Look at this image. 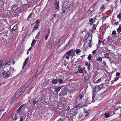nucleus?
I'll use <instances>...</instances> for the list:
<instances>
[{
  "mask_svg": "<svg viewBox=\"0 0 121 121\" xmlns=\"http://www.w3.org/2000/svg\"><path fill=\"white\" fill-rule=\"evenodd\" d=\"M120 75V73L119 72H117L116 73V75L117 76H118Z\"/></svg>",
  "mask_w": 121,
  "mask_h": 121,
  "instance_id": "obj_53",
  "label": "nucleus"
},
{
  "mask_svg": "<svg viewBox=\"0 0 121 121\" xmlns=\"http://www.w3.org/2000/svg\"><path fill=\"white\" fill-rule=\"evenodd\" d=\"M90 24V25H91L94 23L93 19L92 18L90 19L89 20Z\"/></svg>",
  "mask_w": 121,
  "mask_h": 121,
  "instance_id": "obj_21",
  "label": "nucleus"
},
{
  "mask_svg": "<svg viewBox=\"0 0 121 121\" xmlns=\"http://www.w3.org/2000/svg\"><path fill=\"white\" fill-rule=\"evenodd\" d=\"M115 24L117 25H118V22H115Z\"/></svg>",
  "mask_w": 121,
  "mask_h": 121,
  "instance_id": "obj_59",
  "label": "nucleus"
},
{
  "mask_svg": "<svg viewBox=\"0 0 121 121\" xmlns=\"http://www.w3.org/2000/svg\"><path fill=\"white\" fill-rule=\"evenodd\" d=\"M57 121H62V119L60 118Z\"/></svg>",
  "mask_w": 121,
  "mask_h": 121,
  "instance_id": "obj_57",
  "label": "nucleus"
},
{
  "mask_svg": "<svg viewBox=\"0 0 121 121\" xmlns=\"http://www.w3.org/2000/svg\"><path fill=\"white\" fill-rule=\"evenodd\" d=\"M59 1L56 2H55V4L56 9H57L58 10V9L59 7Z\"/></svg>",
  "mask_w": 121,
  "mask_h": 121,
  "instance_id": "obj_14",
  "label": "nucleus"
},
{
  "mask_svg": "<svg viewBox=\"0 0 121 121\" xmlns=\"http://www.w3.org/2000/svg\"><path fill=\"white\" fill-rule=\"evenodd\" d=\"M16 114H15L14 116H13V118L15 120H16L17 119V117H16Z\"/></svg>",
  "mask_w": 121,
  "mask_h": 121,
  "instance_id": "obj_37",
  "label": "nucleus"
},
{
  "mask_svg": "<svg viewBox=\"0 0 121 121\" xmlns=\"http://www.w3.org/2000/svg\"><path fill=\"white\" fill-rule=\"evenodd\" d=\"M96 26L97 25H96L94 24L93 25L91 30L92 32H93L94 30H95Z\"/></svg>",
  "mask_w": 121,
  "mask_h": 121,
  "instance_id": "obj_18",
  "label": "nucleus"
},
{
  "mask_svg": "<svg viewBox=\"0 0 121 121\" xmlns=\"http://www.w3.org/2000/svg\"><path fill=\"white\" fill-rule=\"evenodd\" d=\"M66 55L73 57L75 55V53L74 52L73 50L71 49L67 52L66 53Z\"/></svg>",
  "mask_w": 121,
  "mask_h": 121,
  "instance_id": "obj_5",
  "label": "nucleus"
},
{
  "mask_svg": "<svg viewBox=\"0 0 121 121\" xmlns=\"http://www.w3.org/2000/svg\"><path fill=\"white\" fill-rule=\"evenodd\" d=\"M85 103L86 104H81V103H80L76 107H79L80 108H81L83 106H86L87 105V103H86V102H85Z\"/></svg>",
  "mask_w": 121,
  "mask_h": 121,
  "instance_id": "obj_8",
  "label": "nucleus"
},
{
  "mask_svg": "<svg viewBox=\"0 0 121 121\" xmlns=\"http://www.w3.org/2000/svg\"><path fill=\"white\" fill-rule=\"evenodd\" d=\"M36 77V74H35L34 76L33 77V78L32 79V80H34L35 79V78Z\"/></svg>",
  "mask_w": 121,
  "mask_h": 121,
  "instance_id": "obj_47",
  "label": "nucleus"
},
{
  "mask_svg": "<svg viewBox=\"0 0 121 121\" xmlns=\"http://www.w3.org/2000/svg\"><path fill=\"white\" fill-rule=\"evenodd\" d=\"M61 87V86H60L56 88L55 89V91L56 92V93H57Z\"/></svg>",
  "mask_w": 121,
  "mask_h": 121,
  "instance_id": "obj_16",
  "label": "nucleus"
},
{
  "mask_svg": "<svg viewBox=\"0 0 121 121\" xmlns=\"http://www.w3.org/2000/svg\"><path fill=\"white\" fill-rule=\"evenodd\" d=\"M14 70V69L12 67H10L9 71H10L12 73H12L13 71Z\"/></svg>",
  "mask_w": 121,
  "mask_h": 121,
  "instance_id": "obj_25",
  "label": "nucleus"
},
{
  "mask_svg": "<svg viewBox=\"0 0 121 121\" xmlns=\"http://www.w3.org/2000/svg\"><path fill=\"white\" fill-rule=\"evenodd\" d=\"M105 84H103L97 86L94 88L93 91L92 96V100H90V101L91 100V101H89V104H90L91 102H94L96 100V99L95 98V97L97 93L100 90L101 88H105Z\"/></svg>",
  "mask_w": 121,
  "mask_h": 121,
  "instance_id": "obj_1",
  "label": "nucleus"
},
{
  "mask_svg": "<svg viewBox=\"0 0 121 121\" xmlns=\"http://www.w3.org/2000/svg\"><path fill=\"white\" fill-rule=\"evenodd\" d=\"M84 95L83 94H80L79 95L78 97L76 100V101H78V100L81 99L83 97Z\"/></svg>",
  "mask_w": 121,
  "mask_h": 121,
  "instance_id": "obj_11",
  "label": "nucleus"
},
{
  "mask_svg": "<svg viewBox=\"0 0 121 121\" xmlns=\"http://www.w3.org/2000/svg\"><path fill=\"white\" fill-rule=\"evenodd\" d=\"M71 5H70L68 7L67 9V10L68 11H69L70 10V8H71L70 7Z\"/></svg>",
  "mask_w": 121,
  "mask_h": 121,
  "instance_id": "obj_48",
  "label": "nucleus"
},
{
  "mask_svg": "<svg viewBox=\"0 0 121 121\" xmlns=\"http://www.w3.org/2000/svg\"><path fill=\"white\" fill-rule=\"evenodd\" d=\"M3 112V111L2 110H1L0 111V120L4 116L6 112H5V113H3V114L1 115L2 113Z\"/></svg>",
  "mask_w": 121,
  "mask_h": 121,
  "instance_id": "obj_19",
  "label": "nucleus"
},
{
  "mask_svg": "<svg viewBox=\"0 0 121 121\" xmlns=\"http://www.w3.org/2000/svg\"><path fill=\"white\" fill-rule=\"evenodd\" d=\"M119 26L118 28L117 29V30L118 32H120V31L121 30V25H119Z\"/></svg>",
  "mask_w": 121,
  "mask_h": 121,
  "instance_id": "obj_28",
  "label": "nucleus"
},
{
  "mask_svg": "<svg viewBox=\"0 0 121 121\" xmlns=\"http://www.w3.org/2000/svg\"><path fill=\"white\" fill-rule=\"evenodd\" d=\"M104 5H102L101 6L100 8V10H103L104 9Z\"/></svg>",
  "mask_w": 121,
  "mask_h": 121,
  "instance_id": "obj_35",
  "label": "nucleus"
},
{
  "mask_svg": "<svg viewBox=\"0 0 121 121\" xmlns=\"http://www.w3.org/2000/svg\"><path fill=\"white\" fill-rule=\"evenodd\" d=\"M39 26L38 24H36V25L34 26L33 30V32L34 31V30H36Z\"/></svg>",
  "mask_w": 121,
  "mask_h": 121,
  "instance_id": "obj_22",
  "label": "nucleus"
},
{
  "mask_svg": "<svg viewBox=\"0 0 121 121\" xmlns=\"http://www.w3.org/2000/svg\"><path fill=\"white\" fill-rule=\"evenodd\" d=\"M91 54H90L87 58V59L89 60H90L91 58Z\"/></svg>",
  "mask_w": 121,
  "mask_h": 121,
  "instance_id": "obj_38",
  "label": "nucleus"
},
{
  "mask_svg": "<svg viewBox=\"0 0 121 121\" xmlns=\"http://www.w3.org/2000/svg\"><path fill=\"white\" fill-rule=\"evenodd\" d=\"M81 52V50L80 49H76L75 51V52L77 54L80 53Z\"/></svg>",
  "mask_w": 121,
  "mask_h": 121,
  "instance_id": "obj_26",
  "label": "nucleus"
},
{
  "mask_svg": "<svg viewBox=\"0 0 121 121\" xmlns=\"http://www.w3.org/2000/svg\"><path fill=\"white\" fill-rule=\"evenodd\" d=\"M11 64L10 63V61L7 62L6 63V65H10Z\"/></svg>",
  "mask_w": 121,
  "mask_h": 121,
  "instance_id": "obj_52",
  "label": "nucleus"
},
{
  "mask_svg": "<svg viewBox=\"0 0 121 121\" xmlns=\"http://www.w3.org/2000/svg\"><path fill=\"white\" fill-rule=\"evenodd\" d=\"M110 116V115L109 113H106V118H108Z\"/></svg>",
  "mask_w": 121,
  "mask_h": 121,
  "instance_id": "obj_44",
  "label": "nucleus"
},
{
  "mask_svg": "<svg viewBox=\"0 0 121 121\" xmlns=\"http://www.w3.org/2000/svg\"><path fill=\"white\" fill-rule=\"evenodd\" d=\"M117 17L119 19H120L121 18V13H120L119 14L117 15Z\"/></svg>",
  "mask_w": 121,
  "mask_h": 121,
  "instance_id": "obj_34",
  "label": "nucleus"
},
{
  "mask_svg": "<svg viewBox=\"0 0 121 121\" xmlns=\"http://www.w3.org/2000/svg\"><path fill=\"white\" fill-rule=\"evenodd\" d=\"M71 41V40L70 39V40H69V42L68 43V44H67L66 45V47H68V46H69V45L70 44V42Z\"/></svg>",
  "mask_w": 121,
  "mask_h": 121,
  "instance_id": "obj_42",
  "label": "nucleus"
},
{
  "mask_svg": "<svg viewBox=\"0 0 121 121\" xmlns=\"http://www.w3.org/2000/svg\"><path fill=\"white\" fill-rule=\"evenodd\" d=\"M91 36H88L87 38H85V37L84 40L85 41V43H88L90 47H91L92 46V45H90L91 43Z\"/></svg>",
  "mask_w": 121,
  "mask_h": 121,
  "instance_id": "obj_2",
  "label": "nucleus"
},
{
  "mask_svg": "<svg viewBox=\"0 0 121 121\" xmlns=\"http://www.w3.org/2000/svg\"><path fill=\"white\" fill-rule=\"evenodd\" d=\"M40 21V20H39V19L37 20L36 21V24H38V25L39 26Z\"/></svg>",
  "mask_w": 121,
  "mask_h": 121,
  "instance_id": "obj_33",
  "label": "nucleus"
},
{
  "mask_svg": "<svg viewBox=\"0 0 121 121\" xmlns=\"http://www.w3.org/2000/svg\"><path fill=\"white\" fill-rule=\"evenodd\" d=\"M29 53V52L28 51H27L26 53V54L27 55H28Z\"/></svg>",
  "mask_w": 121,
  "mask_h": 121,
  "instance_id": "obj_64",
  "label": "nucleus"
},
{
  "mask_svg": "<svg viewBox=\"0 0 121 121\" xmlns=\"http://www.w3.org/2000/svg\"><path fill=\"white\" fill-rule=\"evenodd\" d=\"M69 55H66V54L65 55V57L67 59H68L69 58Z\"/></svg>",
  "mask_w": 121,
  "mask_h": 121,
  "instance_id": "obj_31",
  "label": "nucleus"
},
{
  "mask_svg": "<svg viewBox=\"0 0 121 121\" xmlns=\"http://www.w3.org/2000/svg\"><path fill=\"white\" fill-rule=\"evenodd\" d=\"M40 34V33L39 32L37 34L35 37V39H37L38 38V37Z\"/></svg>",
  "mask_w": 121,
  "mask_h": 121,
  "instance_id": "obj_36",
  "label": "nucleus"
},
{
  "mask_svg": "<svg viewBox=\"0 0 121 121\" xmlns=\"http://www.w3.org/2000/svg\"><path fill=\"white\" fill-rule=\"evenodd\" d=\"M105 39L103 41H101V43H102V44L103 45H105L106 43H105L104 44V41H105Z\"/></svg>",
  "mask_w": 121,
  "mask_h": 121,
  "instance_id": "obj_45",
  "label": "nucleus"
},
{
  "mask_svg": "<svg viewBox=\"0 0 121 121\" xmlns=\"http://www.w3.org/2000/svg\"><path fill=\"white\" fill-rule=\"evenodd\" d=\"M38 99L37 97H36L33 100V101L31 100H29V102L33 105H35V103L38 101Z\"/></svg>",
  "mask_w": 121,
  "mask_h": 121,
  "instance_id": "obj_6",
  "label": "nucleus"
},
{
  "mask_svg": "<svg viewBox=\"0 0 121 121\" xmlns=\"http://www.w3.org/2000/svg\"><path fill=\"white\" fill-rule=\"evenodd\" d=\"M64 43V41L62 40L61 39H60L59 41L58 44L59 46H60Z\"/></svg>",
  "mask_w": 121,
  "mask_h": 121,
  "instance_id": "obj_15",
  "label": "nucleus"
},
{
  "mask_svg": "<svg viewBox=\"0 0 121 121\" xmlns=\"http://www.w3.org/2000/svg\"><path fill=\"white\" fill-rule=\"evenodd\" d=\"M78 68L79 72L80 73H83V71L81 66L79 65Z\"/></svg>",
  "mask_w": 121,
  "mask_h": 121,
  "instance_id": "obj_13",
  "label": "nucleus"
},
{
  "mask_svg": "<svg viewBox=\"0 0 121 121\" xmlns=\"http://www.w3.org/2000/svg\"><path fill=\"white\" fill-rule=\"evenodd\" d=\"M26 116V115L24 114H23L22 115L20 116L19 121H23V120L25 119Z\"/></svg>",
  "mask_w": 121,
  "mask_h": 121,
  "instance_id": "obj_10",
  "label": "nucleus"
},
{
  "mask_svg": "<svg viewBox=\"0 0 121 121\" xmlns=\"http://www.w3.org/2000/svg\"><path fill=\"white\" fill-rule=\"evenodd\" d=\"M17 25H15L12 29V31H14L17 28Z\"/></svg>",
  "mask_w": 121,
  "mask_h": 121,
  "instance_id": "obj_24",
  "label": "nucleus"
},
{
  "mask_svg": "<svg viewBox=\"0 0 121 121\" xmlns=\"http://www.w3.org/2000/svg\"><path fill=\"white\" fill-rule=\"evenodd\" d=\"M31 48L30 47V48L28 49V50H30L31 49Z\"/></svg>",
  "mask_w": 121,
  "mask_h": 121,
  "instance_id": "obj_63",
  "label": "nucleus"
},
{
  "mask_svg": "<svg viewBox=\"0 0 121 121\" xmlns=\"http://www.w3.org/2000/svg\"><path fill=\"white\" fill-rule=\"evenodd\" d=\"M84 112L85 113H87V114L85 115V116H87L88 115H89V114L88 112L87 111L85 110H84Z\"/></svg>",
  "mask_w": 121,
  "mask_h": 121,
  "instance_id": "obj_30",
  "label": "nucleus"
},
{
  "mask_svg": "<svg viewBox=\"0 0 121 121\" xmlns=\"http://www.w3.org/2000/svg\"><path fill=\"white\" fill-rule=\"evenodd\" d=\"M116 33V32L115 30H113V31L112 34V35H114Z\"/></svg>",
  "mask_w": 121,
  "mask_h": 121,
  "instance_id": "obj_39",
  "label": "nucleus"
},
{
  "mask_svg": "<svg viewBox=\"0 0 121 121\" xmlns=\"http://www.w3.org/2000/svg\"><path fill=\"white\" fill-rule=\"evenodd\" d=\"M29 57H28L26 59V60H25V61H26V63H27L28 62V59H29Z\"/></svg>",
  "mask_w": 121,
  "mask_h": 121,
  "instance_id": "obj_50",
  "label": "nucleus"
},
{
  "mask_svg": "<svg viewBox=\"0 0 121 121\" xmlns=\"http://www.w3.org/2000/svg\"><path fill=\"white\" fill-rule=\"evenodd\" d=\"M48 35L49 33V31H50L49 29H48Z\"/></svg>",
  "mask_w": 121,
  "mask_h": 121,
  "instance_id": "obj_61",
  "label": "nucleus"
},
{
  "mask_svg": "<svg viewBox=\"0 0 121 121\" xmlns=\"http://www.w3.org/2000/svg\"><path fill=\"white\" fill-rule=\"evenodd\" d=\"M27 63L26 61H25L23 63V65H25Z\"/></svg>",
  "mask_w": 121,
  "mask_h": 121,
  "instance_id": "obj_55",
  "label": "nucleus"
},
{
  "mask_svg": "<svg viewBox=\"0 0 121 121\" xmlns=\"http://www.w3.org/2000/svg\"><path fill=\"white\" fill-rule=\"evenodd\" d=\"M24 106V104L21 105L20 107L18 108L17 110V112L19 113L20 112L22 109L23 107Z\"/></svg>",
  "mask_w": 121,
  "mask_h": 121,
  "instance_id": "obj_17",
  "label": "nucleus"
},
{
  "mask_svg": "<svg viewBox=\"0 0 121 121\" xmlns=\"http://www.w3.org/2000/svg\"><path fill=\"white\" fill-rule=\"evenodd\" d=\"M52 83L54 84H57V80L53 79L52 81Z\"/></svg>",
  "mask_w": 121,
  "mask_h": 121,
  "instance_id": "obj_20",
  "label": "nucleus"
},
{
  "mask_svg": "<svg viewBox=\"0 0 121 121\" xmlns=\"http://www.w3.org/2000/svg\"><path fill=\"white\" fill-rule=\"evenodd\" d=\"M57 82L59 83H61L63 82V81L61 79H57Z\"/></svg>",
  "mask_w": 121,
  "mask_h": 121,
  "instance_id": "obj_27",
  "label": "nucleus"
},
{
  "mask_svg": "<svg viewBox=\"0 0 121 121\" xmlns=\"http://www.w3.org/2000/svg\"><path fill=\"white\" fill-rule=\"evenodd\" d=\"M48 35H45V40H46L48 38Z\"/></svg>",
  "mask_w": 121,
  "mask_h": 121,
  "instance_id": "obj_46",
  "label": "nucleus"
},
{
  "mask_svg": "<svg viewBox=\"0 0 121 121\" xmlns=\"http://www.w3.org/2000/svg\"><path fill=\"white\" fill-rule=\"evenodd\" d=\"M2 74L4 77L5 78H7L11 76L12 73L10 71L6 72H3L2 73Z\"/></svg>",
  "mask_w": 121,
  "mask_h": 121,
  "instance_id": "obj_3",
  "label": "nucleus"
},
{
  "mask_svg": "<svg viewBox=\"0 0 121 121\" xmlns=\"http://www.w3.org/2000/svg\"><path fill=\"white\" fill-rule=\"evenodd\" d=\"M0 64H2V61H0Z\"/></svg>",
  "mask_w": 121,
  "mask_h": 121,
  "instance_id": "obj_62",
  "label": "nucleus"
},
{
  "mask_svg": "<svg viewBox=\"0 0 121 121\" xmlns=\"http://www.w3.org/2000/svg\"><path fill=\"white\" fill-rule=\"evenodd\" d=\"M96 52V50H94L92 52V53L93 54H94Z\"/></svg>",
  "mask_w": 121,
  "mask_h": 121,
  "instance_id": "obj_56",
  "label": "nucleus"
},
{
  "mask_svg": "<svg viewBox=\"0 0 121 121\" xmlns=\"http://www.w3.org/2000/svg\"><path fill=\"white\" fill-rule=\"evenodd\" d=\"M101 81V79L100 78L98 79L96 81H95V80H94V82L95 83H98L100 82Z\"/></svg>",
  "mask_w": 121,
  "mask_h": 121,
  "instance_id": "obj_23",
  "label": "nucleus"
},
{
  "mask_svg": "<svg viewBox=\"0 0 121 121\" xmlns=\"http://www.w3.org/2000/svg\"><path fill=\"white\" fill-rule=\"evenodd\" d=\"M23 89L21 90H19L17 91L15 94V97L16 98H18L22 95L23 93V92L22 91Z\"/></svg>",
  "mask_w": 121,
  "mask_h": 121,
  "instance_id": "obj_4",
  "label": "nucleus"
},
{
  "mask_svg": "<svg viewBox=\"0 0 121 121\" xmlns=\"http://www.w3.org/2000/svg\"><path fill=\"white\" fill-rule=\"evenodd\" d=\"M36 42V41L35 40H33L31 43V45H34L35 44Z\"/></svg>",
  "mask_w": 121,
  "mask_h": 121,
  "instance_id": "obj_29",
  "label": "nucleus"
},
{
  "mask_svg": "<svg viewBox=\"0 0 121 121\" xmlns=\"http://www.w3.org/2000/svg\"><path fill=\"white\" fill-rule=\"evenodd\" d=\"M96 60L98 61H101L102 60V58L101 57H99Z\"/></svg>",
  "mask_w": 121,
  "mask_h": 121,
  "instance_id": "obj_32",
  "label": "nucleus"
},
{
  "mask_svg": "<svg viewBox=\"0 0 121 121\" xmlns=\"http://www.w3.org/2000/svg\"><path fill=\"white\" fill-rule=\"evenodd\" d=\"M88 64H88V62H87V61H86V62H85V65H88Z\"/></svg>",
  "mask_w": 121,
  "mask_h": 121,
  "instance_id": "obj_60",
  "label": "nucleus"
},
{
  "mask_svg": "<svg viewBox=\"0 0 121 121\" xmlns=\"http://www.w3.org/2000/svg\"><path fill=\"white\" fill-rule=\"evenodd\" d=\"M79 115L80 116L79 117V118H80L81 117H82V115L81 113H80L79 114Z\"/></svg>",
  "mask_w": 121,
  "mask_h": 121,
  "instance_id": "obj_51",
  "label": "nucleus"
},
{
  "mask_svg": "<svg viewBox=\"0 0 121 121\" xmlns=\"http://www.w3.org/2000/svg\"><path fill=\"white\" fill-rule=\"evenodd\" d=\"M90 77V75L87 74L84 77V82H86L89 80V78Z\"/></svg>",
  "mask_w": 121,
  "mask_h": 121,
  "instance_id": "obj_7",
  "label": "nucleus"
},
{
  "mask_svg": "<svg viewBox=\"0 0 121 121\" xmlns=\"http://www.w3.org/2000/svg\"><path fill=\"white\" fill-rule=\"evenodd\" d=\"M65 2L64 4L63 5L62 7V12L63 13H64L65 12V11L68 8V6L67 5H65Z\"/></svg>",
  "mask_w": 121,
  "mask_h": 121,
  "instance_id": "obj_9",
  "label": "nucleus"
},
{
  "mask_svg": "<svg viewBox=\"0 0 121 121\" xmlns=\"http://www.w3.org/2000/svg\"><path fill=\"white\" fill-rule=\"evenodd\" d=\"M101 41H100V40H99V41L98 42V44L99 45H100V43H101Z\"/></svg>",
  "mask_w": 121,
  "mask_h": 121,
  "instance_id": "obj_58",
  "label": "nucleus"
},
{
  "mask_svg": "<svg viewBox=\"0 0 121 121\" xmlns=\"http://www.w3.org/2000/svg\"><path fill=\"white\" fill-rule=\"evenodd\" d=\"M119 77L115 78L114 79V80L113 81H114V82L116 81L117 80H118V79H119Z\"/></svg>",
  "mask_w": 121,
  "mask_h": 121,
  "instance_id": "obj_41",
  "label": "nucleus"
},
{
  "mask_svg": "<svg viewBox=\"0 0 121 121\" xmlns=\"http://www.w3.org/2000/svg\"><path fill=\"white\" fill-rule=\"evenodd\" d=\"M34 17V15L32 14V13L31 15H30L27 19L28 20H32L33 19Z\"/></svg>",
  "mask_w": 121,
  "mask_h": 121,
  "instance_id": "obj_12",
  "label": "nucleus"
},
{
  "mask_svg": "<svg viewBox=\"0 0 121 121\" xmlns=\"http://www.w3.org/2000/svg\"><path fill=\"white\" fill-rule=\"evenodd\" d=\"M88 65L87 68L88 70H89L91 67V64L90 63H89Z\"/></svg>",
  "mask_w": 121,
  "mask_h": 121,
  "instance_id": "obj_43",
  "label": "nucleus"
},
{
  "mask_svg": "<svg viewBox=\"0 0 121 121\" xmlns=\"http://www.w3.org/2000/svg\"><path fill=\"white\" fill-rule=\"evenodd\" d=\"M49 91H50V93H53V91L51 89H49Z\"/></svg>",
  "mask_w": 121,
  "mask_h": 121,
  "instance_id": "obj_54",
  "label": "nucleus"
},
{
  "mask_svg": "<svg viewBox=\"0 0 121 121\" xmlns=\"http://www.w3.org/2000/svg\"><path fill=\"white\" fill-rule=\"evenodd\" d=\"M108 53H106V58H107L109 59L110 60V59L109 58V57L108 56Z\"/></svg>",
  "mask_w": 121,
  "mask_h": 121,
  "instance_id": "obj_49",
  "label": "nucleus"
},
{
  "mask_svg": "<svg viewBox=\"0 0 121 121\" xmlns=\"http://www.w3.org/2000/svg\"><path fill=\"white\" fill-rule=\"evenodd\" d=\"M53 16L54 17H58L59 16L58 15L56 14H54L53 15Z\"/></svg>",
  "mask_w": 121,
  "mask_h": 121,
  "instance_id": "obj_40",
  "label": "nucleus"
}]
</instances>
